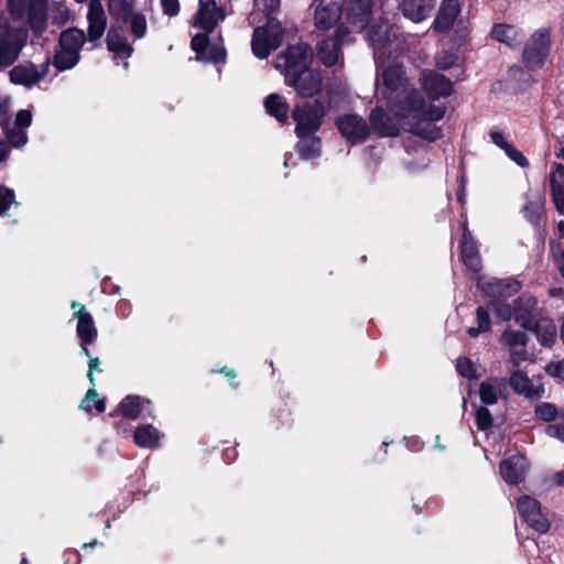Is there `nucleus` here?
<instances>
[{"label":"nucleus","mask_w":564,"mask_h":564,"mask_svg":"<svg viewBox=\"0 0 564 564\" xmlns=\"http://www.w3.org/2000/svg\"><path fill=\"white\" fill-rule=\"evenodd\" d=\"M517 510L520 517L534 530L544 533L549 530L550 523L541 511L540 503L530 496H521L517 500Z\"/></svg>","instance_id":"obj_11"},{"label":"nucleus","mask_w":564,"mask_h":564,"mask_svg":"<svg viewBox=\"0 0 564 564\" xmlns=\"http://www.w3.org/2000/svg\"><path fill=\"white\" fill-rule=\"evenodd\" d=\"M460 258L464 264L474 272L481 268L479 253L475 242L459 241Z\"/></svg>","instance_id":"obj_33"},{"label":"nucleus","mask_w":564,"mask_h":564,"mask_svg":"<svg viewBox=\"0 0 564 564\" xmlns=\"http://www.w3.org/2000/svg\"><path fill=\"white\" fill-rule=\"evenodd\" d=\"M535 415L542 421L551 422L558 416V411L554 404L543 402L536 405Z\"/></svg>","instance_id":"obj_50"},{"label":"nucleus","mask_w":564,"mask_h":564,"mask_svg":"<svg viewBox=\"0 0 564 564\" xmlns=\"http://www.w3.org/2000/svg\"><path fill=\"white\" fill-rule=\"evenodd\" d=\"M459 13L460 4L458 0H443L433 22L434 31L438 33L449 32Z\"/></svg>","instance_id":"obj_17"},{"label":"nucleus","mask_w":564,"mask_h":564,"mask_svg":"<svg viewBox=\"0 0 564 564\" xmlns=\"http://www.w3.org/2000/svg\"><path fill=\"white\" fill-rule=\"evenodd\" d=\"M348 35V28L340 24L335 29L334 35L324 37L317 43V56L324 66L333 67L338 63L343 55V44Z\"/></svg>","instance_id":"obj_6"},{"label":"nucleus","mask_w":564,"mask_h":564,"mask_svg":"<svg viewBox=\"0 0 564 564\" xmlns=\"http://www.w3.org/2000/svg\"><path fill=\"white\" fill-rule=\"evenodd\" d=\"M551 50L550 31L540 29L535 31L523 47L522 62L529 70L543 67Z\"/></svg>","instance_id":"obj_5"},{"label":"nucleus","mask_w":564,"mask_h":564,"mask_svg":"<svg viewBox=\"0 0 564 564\" xmlns=\"http://www.w3.org/2000/svg\"><path fill=\"white\" fill-rule=\"evenodd\" d=\"M425 100L416 89L405 90V96L400 104L398 112L399 123L402 129L429 142H434L443 138L442 128L431 124L425 120H420L423 113Z\"/></svg>","instance_id":"obj_1"},{"label":"nucleus","mask_w":564,"mask_h":564,"mask_svg":"<svg viewBox=\"0 0 564 564\" xmlns=\"http://www.w3.org/2000/svg\"><path fill=\"white\" fill-rule=\"evenodd\" d=\"M394 26L388 20L380 18L372 24L369 23L367 31V41L369 46L373 50L375 55L378 52L389 50L395 41Z\"/></svg>","instance_id":"obj_10"},{"label":"nucleus","mask_w":564,"mask_h":564,"mask_svg":"<svg viewBox=\"0 0 564 564\" xmlns=\"http://www.w3.org/2000/svg\"><path fill=\"white\" fill-rule=\"evenodd\" d=\"M285 84L295 89L296 94L303 98H312L318 95L323 89V79L321 73L311 67L295 75L284 78Z\"/></svg>","instance_id":"obj_9"},{"label":"nucleus","mask_w":564,"mask_h":564,"mask_svg":"<svg viewBox=\"0 0 564 564\" xmlns=\"http://www.w3.org/2000/svg\"><path fill=\"white\" fill-rule=\"evenodd\" d=\"M488 307L492 310L496 315L502 321L514 318V305L505 303L500 299L490 300Z\"/></svg>","instance_id":"obj_43"},{"label":"nucleus","mask_w":564,"mask_h":564,"mask_svg":"<svg viewBox=\"0 0 564 564\" xmlns=\"http://www.w3.org/2000/svg\"><path fill=\"white\" fill-rule=\"evenodd\" d=\"M264 1H265V3H264L265 10L269 13L268 17H271V13L279 9L280 0H264Z\"/></svg>","instance_id":"obj_62"},{"label":"nucleus","mask_w":564,"mask_h":564,"mask_svg":"<svg viewBox=\"0 0 564 564\" xmlns=\"http://www.w3.org/2000/svg\"><path fill=\"white\" fill-rule=\"evenodd\" d=\"M514 321L524 330L531 329L539 317L538 300L529 293L520 294L514 301Z\"/></svg>","instance_id":"obj_12"},{"label":"nucleus","mask_w":564,"mask_h":564,"mask_svg":"<svg viewBox=\"0 0 564 564\" xmlns=\"http://www.w3.org/2000/svg\"><path fill=\"white\" fill-rule=\"evenodd\" d=\"M283 34L281 22L274 17H268L265 24L254 28L252 32V54L259 59L268 58L272 51L281 46Z\"/></svg>","instance_id":"obj_2"},{"label":"nucleus","mask_w":564,"mask_h":564,"mask_svg":"<svg viewBox=\"0 0 564 564\" xmlns=\"http://www.w3.org/2000/svg\"><path fill=\"white\" fill-rule=\"evenodd\" d=\"M96 372H101L100 360L98 357L90 358V360L88 362L87 378L90 382V386H93V387L96 386V380H95Z\"/></svg>","instance_id":"obj_57"},{"label":"nucleus","mask_w":564,"mask_h":564,"mask_svg":"<svg viewBox=\"0 0 564 564\" xmlns=\"http://www.w3.org/2000/svg\"><path fill=\"white\" fill-rule=\"evenodd\" d=\"M489 307L478 306L476 308V324L477 326L469 327L466 333L469 337L476 338L480 334L489 333L491 330V319L489 314Z\"/></svg>","instance_id":"obj_34"},{"label":"nucleus","mask_w":564,"mask_h":564,"mask_svg":"<svg viewBox=\"0 0 564 564\" xmlns=\"http://www.w3.org/2000/svg\"><path fill=\"white\" fill-rule=\"evenodd\" d=\"M265 111L269 116L275 118V120L282 124H285L289 119V104L285 98L276 93L270 94L264 98L263 101Z\"/></svg>","instance_id":"obj_28"},{"label":"nucleus","mask_w":564,"mask_h":564,"mask_svg":"<svg viewBox=\"0 0 564 564\" xmlns=\"http://www.w3.org/2000/svg\"><path fill=\"white\" fill-rule=\"evenodd\" d=\"M226 55H227V52L224 46L216 45V44H213V45L209 44V47L207 48V52L205 53V58L202 59L200 62H205V63L209 62V63H214V64L225 63Z\"/></svg>","instance_id":"obj_49"},{"label":"nucleus","mask_w":564,"mask_h":564,"mask_svg":"<svg viewBox=\"0 0 564 564\" xmlns=\"http://www.w3.org/2000/svg\"><path fill=\"white\" fill-rule=\"evenodd\" d=\"M11 116L9 113L8 106L0 104V127L7 130L10 127Z\"/></svg>","instance_id":"obj_60"},{"label":"nucleus","mask_w":564,"mask_h":564,"mask_svg":"<svg viewBox=\"0 0 564 564\" xmlns=\"http://www.w3.org/2000/svg\"><path fill=\"white\" fill-rule=\"evenodd\" d=\"M163 13L169 17H176L180 13L178 0H161Z\"/></svg>","instance_id":"obj_56"},{"label":"nucleus","mask_w":564,"mask_h":564,"mask_svg":"<svg viewBox=\"0 0 564 564\" xmlns=\"http://www.w3.org/2000/svg\"><path fill=\"white\" fill-rule=\"evenodd\" d=\"M135 0H108V11L113 20L121 23H128L129 18L134 12Z\"/></svg>","instance_id":"obj_30"},{"label":"nucleus","mask_w":564,"mask_h":564,"mask_svg":"<svg viewBox=\"0 0 564 564\" xmlns=\"http://www.w3.org/2000/svg\"><path fill=\"white\" fill-rule=\"evenodd\" d=\"M456 369L462 377L467 379H476L482 370L476 361L466 355L457 358Z\"/></svg>","instance_id":"obj_39"},{"label":"nucleus","mask_w":564,"mask_h":564,"mask_svg":"<svg viewBox=\"0 0 564 564\" xmlns=\"http://www.w3.org/2000/svg\"><path fill=\"white\" fill-rule=\"evenodd\" d=\"M18 57V51L13 44L3 35H0V68L9 66Z\"/></svg>","instance_id":"obj_42"},{"label":"nucleus","mask_w":564,"mask_h":564,"mask_svg":"<svg viewBox=\"0 0 564 564\" xmlns=\"http://www.w3.org/2000/svg\"><path fill=\"white\" fill-rule=\"evenodd\" d=\"M491 36L496 41L513 47L516 45L518 30L510 24H496L491 30Z\"/></svg>","instance_id":"obj_38"},{"label":"nucleus","mask_w":564,"mask_h":564,"mask_svg":"<svg viewBox=\"0 0 564 564\" xmlns=\"http://www.w3.org/2000/svg\"><path fill=\"white\" fill-rule=\"evenodd\" d=\"M501 343L509 347L510 352H517L513 350L517 347H524L528 341V336L522 330L506 329L500 338ZM522 352H525L524 350Z\"/></svg>","instance_id":"obj_40"},{"label":"nucleus","mask_w":564,"mask_h":564,"mask_svg":"<svg viewBox=\"0 0 564 564\" xmlns=\"http://www.w3.org/2000/svg\"><path fill=\"white\" fill-rule=\"evenodd\" d=\"M210 41L208 33H197L191 40V48L196 53V59L202 61L205 58V53L209 47Z\"/></svg>","instance_id":"obj_44"},{"label":"nucleus","mask_w":564,"mask_h":564,"mask_svg":"<svg viewBox=\"0 0 564 564\" xmlns=\"http://www.w3.org/2000/svg\"><path fill=\"white\" fill-rule=\"evenodd\" d=\"M106 44L109 52H112L122 58H129L133 53V47L128 43V40L120 26L111 25L109 28Z\"/></svg>","instance_id":"obj_22"},{"label":"nucleus","mask_w":564,"mask_h":564,"mask_svg":"<svg viewBox=\"0 0 564 564\" xmlns=\"http://www.w3.org/2000/svg\"><path fill=\"white\" fill-rule=\"evenodd\" d=\"M32 123V113L30 110L22 109L15 116L14 127L19 129H24L31 126Z\"/></svg>","instance_id":"obj_55"},{"label":"nucleus","mask_w":564,"mask_h":564,"mask_svg":"<svg viewBox=\"0 0 564 564\" xmlns=\"http://www.w3.org/2000/svg\"><path fill=\"white\" fill-rule=\"evenodd\" d=\"M87 21V40L89 42L100 40L107 28V17L100 0L89 1Z\"/></svg>","instance_id":"obj_16"},{"label":"nucleus","mask_w":564,"mask_h":564,"mask_svg":"<svg viewBox=\"0 0 564 564\" xmlns=\"http://www.w3.org/2000/svg\"><path fill=\"white\" fill-rule=\"evenodd\" d=\"M551 188L554 194V199L556 202H564V185L558 184L555 180L551 178Z\"/></svg>","instance_id":"obj_61"},{"label":"nucleus","mask_w":564,"mask_h":564,"mask_svg":"<svg viewBox=\"0 0 564 564\" xmlns=\"http://www.w3.org/2000/svg\"><path fill=\"white\" fill-rule=\"evenodd\" d=\"M12 205H20V203L15 200L14 191L0 184V216H3Z\"/></svg>","instance_id":"obj_46"},{"label":"nucleus","mask_w":564,"mask_h":564,"mask_svg":"<svg viewBox=\"0 0 564 564\" xmlns=\"http://www.w3.org/2000/svg\"><path fill=\"white\" fill-rule=\"evenodd\" d=\"M72 308H78L74 313V317L77 318V336L80 341L82 352H89L87 346L93 344L97 338V328L93 315L86 310V306L82 303L73 301L70 303Z\"/></svg>","instance_id":"obj_13"},{"label":"nucleus","mask_w":564,"mask_h":564,"mask_svg":"<svg viewBox=\"0 0 564 564\" xmlns=\"http://www.w3.org/2000/svg\"><path fill=\"white\" fill-rule=\"evenodd\" d=\"M10 82L15 85L32 87L41 82V76H37V66L32 62L15 65L9 73Z\"/></svg>","instance_id":"obj_25"},{"label":"nucleus","mask_w":564,"mask_h":564,"mask_svg":"<svg viewBox=\"0 0 564 564\" xmlns=\"http://www.w3.org/2000/svg\"><path fill=\"white\" fill-rule=\"evenodd\" d=\"M375 0H348L345 8L346 26L350 32L360 33L369 25Z\"/></svg>","instance_id":"obj_8"},{"label":"nucleus","mask_w":564,"mask_h":564,"mask_svg":"<svg viewBox=\"0 0 564 564\" xmlns=\"http://www.w3.org/2000/svg\"><path fill=\"white\" fill-rule=\"evenodd\" d=\"M505 153L510 160H512L519 166H529V160L523 155L521 151L516 149L513 145L510 144L507 149H505Z\"/></svg>","instance_id":"obj_54"},{"label":"nucleus","mask_w":564,"mask_h":564,"mask_svg":"<svg viewBox=\"0 0 564 564\" xmlns=\"http://www.w3.org/2000/svg\"><path fill=\"white\" fill-rule=\"evenodd\" d=\"M128 22H130V30L134 39L139 40L145 36L148 25L143 13H133Z\"/></svg>","instance_id":"obj_45"},{"label":"nucleus","mask_w":564,"mask_h":564,"mask_svg":"<svg viewBox=\"0 0 564 564\" xmlns=\"http://www.w3.org/2000/svg\"><path fill=\"white\" fill-rule=\"evenodd\" d=\"M80 55L66 48L56 52L53 58V65L58 72L73 68L79 62Z\"/></svg>","instance_id":"obj_37"},{"label":"nucleus","mask_w":564,"mask_h":564,"mask_svg":"<svg viewBox=\"0 0 564 564\" xmlns=\"http://www.w3.org/2000/svg\"><path fill=\"white\" fill-rule=\"evenodd\" d=\"M528 464L522 455H513L500 464V475L508 484L517 485L524 479Z\"/></svg>","instance_id":"obj_19"},{"label":"nucleus","mask_w":564,"mask_h":564,"mask_svg":"<svg viewBox=\"0 0 564 564\" xmlns=\"http://www.w3.org/2000/svg\"><path fill=\"white\" fill-rule=\"evenodd\" d=\"M543 205L540 202L528 200L523 207L524 218L532 225H538L542 216Z\"/></svg>","instance_id":"obj_47"},{"label":"nucleus","mask_w":564,"mask_h":564,"mask_svg":"<svg viewBox=\"0 0 564 564\" xmlns=\"http://www.w3.org/2000/svg\"><path fill=\"white\" fill-rule=\"evenodd\" d=\"M341 17V7L335 2L322 1L315 9L314 22L318 30L327 31L335 26Z\"/></svg>","instance_id":"obj_18"},{"label":"nucleus","mask_w":564,"mask_h":564,"mask_svg":"<svg viewBox=\"0 0 564 564\" xmlns=\"http://www.w3.org/2000/svg\"><path fill=\"white\" fill-rule=\"evenodd\" d=\"M79 409L88 413L94 410L97 413H102L106 410V398L99 397L95 387L91 386L83 398Z\"/></svg>","instance_id":"obj_35"},{"label":"nucleus","mask_w":564,"mask_h":564,"mask_svg":"<svg viewBox=\"0 0 564 564\" xmlns=\"http://www.w3.org/2000/svg\"><path fill=\"white\" fill-rule=\"evenodd\" d=\"M162 437L163 434L151 424L138 426L133 433V441L141 448L158 447Z\"/></svg>","instance_id":"obj_29"},{"label":"nucleus","mask_w":564,"mask_h":564,"mask_svg":"<svg viewBox=\"0 0 564 564\" xmlns=\"http://www.w3.org/2000/svg\"><path fill=\"white\" fill-rule=\"evenodd\" d=\"M489 135H490L491 142L495 143L498 148H500L503 151H505V149H507L510 145V143L507 142L503 132H501V131L492 130V131H490Z\"/></svg>","instance_id":"obj_59"},{"label":"nucleus","mask_w":564,"mask_h":564,"mask_svg":"<svg viewBox=\"0 0 564 564\" xmlns=\"http://www.w3.org/2000/svg\"><path fill=\"white\" fill-rule=\"evenodd\" d=\"M480 401L487 405H494L500 398L506 397V383L502 379L489 378L479 386Z\"/></svg>","instance_id":"obj_26"},{"label":"nucleus","mask_w":564,"mask_h":564,"mask_svg":"<svg viewBox=\"0 0 564 564\" xmlns=\"http://www.w3.org/2000/svg\"><path fill=\"white\" fill-rule=\"evenodd\" d=\"M369 121L371 128L379 137L388 138L398 137L400 134L398 123H395L381 107H376L371 110Z\"/></svg>","instance_id":"obj_20"},{"label":"nucleus","mask_w":564,"mask_h":564,"mask_svg":"<svg viewBox=\"0 0 564 564\" xmlns=\"http://www.w3.org/2000/svg\"><path fill=\"white\" fill-rule=\"evenodd\" d=\"M326 110L319 99L305 101L303 105H296L291 117L295 121V134L317 133L322 128Z\"/></svg>","instance_id":"obj_3"},{"label":"nucleus","mask_w":564,"mask_h":564,"mask_svg":"<svg viewBox=\"0 0 564 564\" xmlns=\"http://www.w3.org/2000/svg\"><path fill=\"white\" fill-rule=\"evenodd\" d=\"M299 141L295 151L303 160L319 158L322 154V139L316 133L295 134Z\"/></svg>","instance_id":"obj_23"},{"label":"nucleus","mask_w":564,"mask_h":564,"mask_svg":"<svg viewBox=\"0 0 564 564\" xmlns=\"http://www.w3.org/2000/svg\"><path fill=\"white\" fill-rule=\"evenodd\" d=\"M555 177L560 178L562 182H564V165L556 164L555 173L552 175L551 178L555 180Z\"/></svg>","instance_id":"obj_64"},{"label":"nucleus","mask_w":564,"mask_h":564,"mask_svg":"<svg viewBox=\"0 0 564 564\" xmlns=\"http://www.w3.org/2000/svg\"><path fill=\"white\" fill-rule=\"evenodd\" d=\"M510 386L527 399L538 400L545 393V388L540 377L529 378L522 371H514L510 377Z\"/></svg>","instance_id":"obj_14"},{"label":"nucleus","mask_w":564,"mask_h":564,"mask_svg":"<svg viewBox=\"0 0 564 564\" xmlns=\"http://www.w3.org/2000/svg\"><path fill=\"white\" fill-rule=\"evenodd\" d=\"M476 425L479 430H487L492 425V415L487 408L478 406L476 410Z\"/></svg>","instance_id":"obj_52"},{"label":"nucleus","mask_w":564,"mask_h":564,"mask_svg":"<svg viewBox=\"0 0 564 564\" xmlns=\"http://www.w3.org/2000/svg\"><path fill=\"white\" fill-rule=\"evenodd\" d=\"M530 330L534 333L536 340L544 348H552L557 339L556 325L549 317H541Z\"/></svg>","instance_id":"obj_27"},{"label":"nucleus","mask_w":564,"mask_h":564,"mask_svg":"<svg viewBox=\"0 0 564 564\" xmlns=\"http://www.w3.org/2000/svg\"><path fill=\"white\" fill-rule=\"evenodd\" d=\"M335 126L340 135L351 144L365 142L369 134L370 128L367 121L357 113H344L335 119Z\"/></svg>","instance_id":"obj_7"},{"label":"nucleus","mask_w":564,"mask_h":564,"mask_svg":"<svg viewBox=\"0 0 564 564\" xmlns=\"http://www.w3.org/2000/svg\"><path fill=\"white\" fill-rule=\"evenodd\" d=\"M276 67H283L284 78L295 75L311 67L313 61V50L307 43L301 42L288 47L278 55Z\"/></svg>","instance_id":"obj_4"},{"label":"nucleus","mask_w":564,"mask_h":564,"mask_svg":"<svg viewBox=\"0 0 564 564\" xmlns=\"http://www.w3.org/2000/svg\"><path fill=\"white\" fill-rule=\"evenodd\" d=\"M446 107L444 105H430L429 107L425 105L423 113L420 115L419 119L435 124V121L443 119Z\"/></svg>","instance_id":"obj_48"},{"label":"nucleus","mask_w":564,"mask_h":564,"mask_svg":"<svg viewBox=\"0 0 564 564\" xmlns=\"http://www.w3.org/2000/svg\"><path fill=\"white\" fill-rule=\"evenodd\" d=\"M545 433L564 443V424H551L546 426Z\"/></svg>","instance_id":"obj_58"},{"label":"nucleus","mask_w":564,"mask_h":564,"mask_svg":"<svg viewBox=\"0 0 564 564\" xmlns=\"http://www.w3.org/2000/svg\"><path fill=\"white\" fill-rule=\"evenodd\" d=\"M436 6V0H402V14L414 23L427 19Z\"/></svg>","instance_id":"obj_21"},{"label":"nucleus","mask_w":564,"mask_h":564,"mask_svg":"<svg viewBox=\"0 0 564 564\" xmlns=\"http://www.w3.org/2000/svg\"><path fill=\"white\" fill-rule=\"evenodd\" d=\"M382 83L391 93L406 90L409 84L403 65L391 64L382 72Z\"/></svg>","instance_id":"obj_24"},{"label":"nucleus","mask_w":564,"mask_h":564,"mask_svg":"<svg viewBox=\"0 0 564 564\" xmlns=\"http://www.w3.org/2000/svg\"><path fill=\"white\" fill-rule=\"evenodd\" d=\"M422 88L427 97L432 100H437L441 97H448L453 93V83L445 75L429 72L423 75Z\"/></svg>","instance_id":"obj_15"},{"label":"nucleus","mask_w":564,"mask_h":564,"mask_svg":"<svg viewBox=\"0 0 564 564\" xmlns=\"http://www.w3.org/2000/svg\"><path fill=\"white\" fill-rule=\"evenodd\" d=\"M545 372L557 381H564V358L549 362L545 366Z\"/></svg>","instance_id":"obj_53"},{"label":"nucleus","mask_w":564,"mask_h":564,"mask_svg":"<svg viewBox=\"0 0 564 564\" xmlns=\"http://www.w3.org/2000/svg\"><path fill=\"white\" fill-rule=\"evenodd\" d=\"M200 7L197 12V25L203 29L206 33H210L215 30L218 19L214 14V12L210 10L209 1L204 2L203 0H199Z\"/></svg>","instance_id":"obj_36"},{"label":"nucleus","mask_w":564,"mask_h":564,"mask_svg":"<svg viewBox=\"0 0 564 564\" xmlns=\"http://www.w3.org/2000/svg\"><path fill=\"white\" fill-rule=\"evenodd\" d=\"M87 37L83 30L76 28L67 29L61 33L59 46L61 48H66L72 52L79 53Z\"/></svg>","instance_id":"obj_31"},{"label":"nucleus","mask_w":564,"mask_h":564,"mask_svg":"<svg viewBox=\"0 0 564 564\" xmlns=\"http://www.w3.org/2000/svg\"><path fill=\"white\" fill-rule=\"evenodd\" d=\"M150 405V401L143 400L140 397L129 395L124 398L118 408V412L129 419H137Z\"/></svg>","instance_id":"obj_32"},{"label":"nucleus","mask_w":564,"mask_h":564,"mask_svg":"<svg viewBox=\"0 0 564 564\" xmlns=\"http://www.w3.org/2000/svg\"><path fill=\"white\" fill-rule=\"evenodd\" d=\"M521 288L517 280H499L490 285L492 295L509 297L516 294Z\"/></svg>","instance_id":"obj_41"},{"label":"nucleus","mask_w":564,"mask_h":564,"mask_svg":"<svg viewBox=\"0 0 564 564\" xmlns=\"http://www.w3.org/2000/svg\"><path fill=\"white\" fill-rule=\"evenodd\" d=\"M3 132L8 142L13 147L19 148L26 143L28 137L23 129L8 127L7 130H3Z\"/></svg>","instance_id":"obj_51"},{"label":"nucleus","mask_w":564,"mask_h":564,"mask_svg":"<svg viewBox=\"0 0 564 564\" xmlns=\"http://www.w3.org/2000/svg\"><path fill=\"white\" fill-rule=\"evenodd\" d=\"M48 68H50V59H47L46 62L42 63L40 65V67H37V76H41V80L44 79L48 73Z\"/></svg>","instance_id":"obj_63"}]
</instances>
